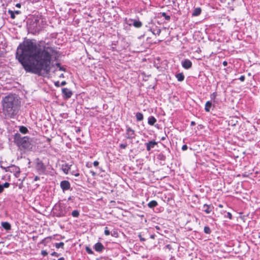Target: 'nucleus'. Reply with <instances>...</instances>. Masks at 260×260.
<instances>
[{
	"instance_id": "1",
	"label": "nucleus",
	"mask_w": 260,
	"mask_h": 260,
	"mask_svg": "<svg viewBox=\"0 0 260 260\" xmlns=\"http://www.w3.org/2000/svg\"><path fill=\"white\" fill-rule=\"evenodd\" d=\"M57 57L58 52L54 47L36 43L31 40L20 43L16 52V58L24 70L39 76L48 74L51 64Z\"/></svg>"
},
{
	"instance_id": "2",
	"label": "nucleus",
	"mask_w": 260,
	"mask_h": 260,
	"mask_svg": "<svg viewBox=\"0 0 260 260\" xmlns=\"http://www.w3.org/2000/svg\"><path fill=\"white\" fill-rule=\"evenodd\" d=\"M21 102L15 94H9L3 98V113L6 118H14L20 108Z\"/></svg>"
},
{
	"instance_id": "3",
	"label": "nucleus",
	"mask_w": 260,
	"mask_h": 260,
	"mask_svg": "<svg viewBox=\"0 0 260 260\" xmlns=\"http://www.w3.org/2000/svg\"><path fill=\"white\" fill-rule=\"evenodd\" d=\"M14 142L21 150H28L32 148L30 138L28 136H22L18 133L14 135Z\"/></svg>"
},
{
	"instance_id": "4",
	"label": "nucleus",
	"mask_w": 260,
	"mask_h": 260,
	"mask_svg": "<svg viewBox=\"0 0 260 260\" xmlns=\"http://www.w3.org/2000/svg\"><path fill=\"white\" fill-rule=\"evenodd\" d=\"M46 25V21L41 15H34L30 19L29 27L35 32H39Z\"/></svg>"
},
{
	"instance_id": "5",
	"label": "nucleus",
	"mask_w": 260,
	"mask_h": 260,
	"mask_svg": "<svg viewBox=\"0 0 260 260\" xmlns=\"http://www.w3.org/2000/svg\"><path fill=\"white\" fill-rule=\"evenodd\" d=\"M68 212V209L62 204H56L53 207V214L57 217L66 216Z\"/></svg>"
},
{
	"instance_id": "6",
	"label": "nucleus",
	"mask_w": 260,
	"mask_h": 260,
	"mask_svg": "<svg viewBox=\"0 0 260 260\" xmlns=\"http://www.w3.org/2000/svg\"><path fill=\"white\" fill-rule=\"evenodd\" d=\"M3 164L4 162L3 161H0V167L5 170L6 172H10L11 173H13L16 177H18L19 176L20 170L18 167L14 165H12L10 166H4Z\"/></svg>"
},
{
	"instance_id": "7",
	"label": "nucleus",
	"mask_w": 260,
	"mask_h": 260,
	"mask_svg": "<svg viewBox=\"0 0 260 260\" xmlns=\"http://www.w3.org/2000/svg\"><path fill=\"white\" fill-rule=\"evenodd\" d=\"M34 163L35 164V169L38 174L40 175L44 174L46 171L47 168L43 161L38 157L35 159Z\"/></svg>"
},
{
	"instance_id": "8",
	"label": "nucleus",
	"mask_w": 260,
	"mask_h": 260,
	"mask_svg": "<svg viewBox=\"0 0 260 260\" xmlns=\"http://www.w3.org/2000/svg\"><path fill=\"white\" fill-rule=\"evenodd\" d=\"M222 170L221 166L212 162V179L218 178V175L220 174V171Z\"/></svg>"
},
{
	"instance_id": "9",
	"label": "nucleus",
	"mask_w": 260,
	"mask_h": 260,
	"mask_svg": "<svg viewBox=\"0 0 260 260\" xmlns=\"http://www.w3.org/2000/svg\"><path fill=\"white\" fill-rule=\"evenodd\" d=\"M222 157L221 154H216L215 152H212V162H214L216 164L219 165L220 166H222Z\"/></svg>"
},
{
	"instance_id": "10",
	"label": "nucleus",
	"mask_w": 260,
	"mask_h": 260,
	"mask_svg": "<svg viewBox=\"0 0 260 260\" xmlns=\"http://www.w3.org/2000/svg\"><path fill=\"white\" fill-rule=\"evenodd\" d=\"M126 138L133 140L136 137L135 131L128 125H126Z\"/></svg>"
},
{
	"instance_id": "11",
	"label": "nucleus",
	"mask_w": 260,
	"mask_h": 260,
	"mask_svg": "<svg viewBox=\"0 0 260 260\" xmlns=\"http://www.w3.org/2000/svg\"><path fill=\"white\" fill-rule=\"evenodd\" d=\"M60 186L63 192L68 190H72L71 184L68 180L61 181L60 183Z\"/></svg>"
},
{
	"instance_id": "12",
	"label": "nucleus",
	"mask_w": 260,
	"mask_h": 260,
	"mask_svg": "<svg viewBox=\"0 0 260 260\" xmlns=\"http://www.w3.org/2000/svg\"><path fill=\"white\" fill-rule=\"evenodd\" d=\"M151 24H152V26H149V30H150L152 32V34L154 35H158V36L159 35V34L161 32V29L157 26H155L154 25L152 24V21H151V23H149V25H150Z\"/></svg>"
},
{
	"instance_id": "13",
	"label": "nucleus",
	"mask_w": 260,
	"mask_h": 260,
	"mask_svg": "<svg viewBox=\"0 0 260 260\" xmlns=\"http://www.w3.org/2000/svg\"><path fill=\"white\" fill-rule=\"evenodd\" d=\"M61 90L62 96L64 99H69L73 95V92L67 88H63Z\"/></svg>"
},
{
	"instance_id": "14",
	"label": "nucleus",
	"mask_w": 260,
	"mask_h": 260,
	"mask_svg": "<svg viewBox=\"0 0 260 260\" xmlns=\"http://www.w3.org/2000/svg\"><path fill=\"white\" fill-rule=\"evenodd\" d=\"M218 95L217 92H214L212 93V100H213L214 104H212V110H213L214 109H216L217 107L220 108V105H222V103L220 102L218 103L216 101V98Z\"/></svg>"
},
{
	"instance_id": "15",
	"label": "nucleus",
	"mask_w": 260,
	"mask_h": 260,
	"mask_svg": "<svg viewBox=\"0 0 260 260\" xmlns=\"http://www.w3.org/2000/svg\"><path fill=\"white\" fill-rule=\"evenodd\" d=\"M93 248L95 251L99 253H102L105 249V247L102 243L97 242L94 245Z\"/></svg>"
},
{
	"instance_id": "16",
	"label": "nucleus",
	"mask_w": 260,
	"mask_h": 260,
	"mask_svg": "<svg viewBox=\"0 0 260 260\" xmlns=\"http://www.w3.org/2000/svg\"><path fill=\"white\" fill-rule=\"evenodd\" d=\"M181 65L184 69L188 70L192 67V62L189 59H185L181 61Z\"/></svg>"
},
{
	"instance_id": "17",
	"label": "nucleus",
	"mask_w": 260,
	"mask_h": 260,
	"mask_svg": "<svg viewBox=\"0 0 260 260\" xmlns=\"http://www.w3.org/2000/svg\"><path fill=\"white\" fill-rule=\"evenodd\" d=\"M72 166V164H70L69 163H64L61 165V169L64 174H68L69 173Z\"/></svg>"
},
{
	"instance_id": "18",
	"label": "nucleus",
	"mask_w": 260,
	"mask_h": 260,
	"mask_svg": "<svg viewBox=\"0 0 260 260\" xmlns=\"http://www.w3.org/2000/svg\"><path fill=\"white\" fill-rule=\"evenodd\" d=\"M157 142H156L155 140H152L149 141L148 143H145V145L146 147V150L148 151H150L152 148H154V147L157 145Z\"/></svg>"
},
{
	"instance_id": "19",
	"label": "nucleus",
	"mask_w": 260,
	"mask_h": 260,
	"mask_svg": "<svg viewBox=\"0 0 260 260\" xmlns=\"http://www.w3.org/2000/svg\"><path fill=\"white\" fill-rule=\"evenodd\" d=\"M1 225L6 231H9L11 229V225L9 222H2Z\"/></svg>"
},
{
	"instance_id": "20",
	"label": "nucleus",
	"mask_w": 260,
	"mask_h": 260,
	"mask_svg": "<svg viewBox=\"0 0 260 260\" xmlns=\"http://www.w3.org/2000/svg\"><path fill=\"white\" fill-rule=\"evenodd\" d=\"M214 205L215 206H213L212 205V212H213L212 213L213 214H215V216H219V215L218 213L216 214L215 213V211H217V207H219L220 208H222L223 207V206L220 204L217 205L215 203H214Z\"/></svg>"
},
{
	"instance_id": "21",
	"label": "nucleus",
	"mask_w": 260,
	"mask_h": 260,
	"mask_svg": "<svg viewBox=\"0 0 260 260\" xmlns=\"http://www.w3.org/2000/svg\"><path fill=\"white\" fill-rule=\"evenodd\" d=\"M156 122V119L153 116H150L148 118V123L150 125H154Z\"/></svg>"
},
{
	"instance_id": "22",
	"label": "nucleus",
	"mask_w": 260,
	"mask_h": 260,
	"mask_svg": "<svg viewBox=\"0 0 260 260\" xmlns=\"http://www.w3.org/2000/svg\"><path fill=\"white\" fill-rule=\"evenodd\" d=\"M19 131L22 134H26L29 132L27 128L23 125H21L19 127Z\"/></svg>"
},
{
	"instance_id": "23",
	"label": "nucleus",
	"mask_w": 260,
	"mask_h": 260,
	"mask_svg": "<svg viewBox=\"0 0 260 260\" xmlns=\"http://www.w3.org/2000/svg\"><path fill=\"white\" fill-rule=\"evenodd\" d=\"M158 17H164L165 20L169 21L171 19L170 15H167L165 12L159 13L158 14Z\"/></svg>"
},
{
	"instance_id": "24",
	"label": "nucleus",
	"mask_w": 260,
	"mask_h": 260,
	"mask_svg": "<svg viewBox=\"0 0 260 260\" xmlns=\"http://www.w3.org/2000/svg\"><path fill=\"white\" fill-rule=\"evenodd\" d=\"M175 76L177 80L179 82H182L184 80V75L183 73L177 74Z\"/></svg>"
},
{
	"instance_id": "25",
	"label": "nucleus",
	"mask_w": 260,
	"mask_h": 260,
	"mask_svg": "<svg viewBox=\"0 0 260 260\" xmlns=\"http://www.w3.org/2000/svg\"><path fill=\"white\" fill-rule=\"evenodd\" d=\"M133 26L136 28H140L142 26V23L139 20L134 19Z\"/></svg>"
},
{
	"instance_id": "26",
	"label": "nucleus",
	"mask_w": 260,
	"mask_h": 260,
	"mask_svg": "<svg viewBox=\"0 0 260 260\" xmlns=\"http://www.w3.org/2000/svg\"><path fill=\"white\" fill-rule=\"evenodd\" d=\"M136 118L137 121H141L143 120V114L141 112H137L136 114Z\"/></svg>"
},
{
	"instance_id": "27",
	"label": "nucleus",
	"mask_w": 260,
	"mask_h": 260,
	"mask_svg": "<svg viewBox=\"0 0 260 260\" xmlns=\"http://www.w3.org/2000/svg\"><path fill=\"white\" fill-rule=\"evenodd\" d=\"M201 13V9L199 7L196 8L194 9L193 12H192V15L193 16H199Z\"/></svg>"
},
{
	"instance_id": "28",
	"label": "nucleus",
	"mask_w": 260,
	"mask_h": 260,
	"mask_svg": "<svg viewBox=\"0 0 260 260\" xmlns=\"http://www.w3.org/2000/svg\"><path fill=\"white\" fill-rule=\"evenodd\" d=\"M158 205L157 202L156 201L153 200L150 201L148 204V206L150 208H153L157 206Z\"/></svg>"
},
{
	"instance_id": "29",
	"label": "nucleus",
	"mask_w": 260,
	"mask_h": 260,
	"mask_svg": "<svg viewBox=\"0 0 260 260\" xmlns=\"http://www.w3.org/2000/svg\"><path fill=\"white\" fill-rule=\"evenodd\" d=\"M157 158L159 160L165 161L166 159V156L162 153H160L157 155Z\"/></svg>"
},
{
	"instance_id": "30",
	"label": "nucleus",
	"mask_w": 260,
	"mask_h": 260,
	"mask_svg": "<svg viewBox=\"0 0 260 260\" xmlns=\"http://www.w3.org/2000/svg\"><path fill=\"white\" fill-rule=\"evenodd\" d=\"M211 108V101L206 102L205 109L206 111L209 112Z\"/></svg>"
},
{
	"instance_id": "31",
	"label": "nucleus",
	"mask_w": 260,
	"mask_h": 260,
	"mask_svg": "<svg viewBox=\"0 0 260 260\" xmlns=\"http://www.w3.org/2000/svg\"><path fill=\"white\" fill-rule=\"evenodd\" d=\"M133 21H134V19H130V18L127 19V18H126L124 19L125 23L129 26L133 25Z\"/></svg>"
},
{
	"instance_id": "32",
	"label": "nucleus",
	"mask_w": 260,
	"mask_h": 260,
	"mask_svg": "<svg viewBox=\"0 0 260 260\" xmlns=\"http://www.w3.org/2000/svg\"><path fill=\"white\" fill-rule=\"evenodd\" d=\"M210 208V206L205 204L203 206V210L206 212L207 213H209L210 212V210H209Z\"/></svg>"
},
{
	"instance_id": "33",
	"label": "nucleus",
	"mask_w": 260,
	"mask_h": 260,
	"mask_svg": "<svg viewBox=\"0 0 260 260\" xmlns=\"http://www.w3.org/2000/svg\"><path fill=\"white\" fill-rule=\"evenodd\" d=\"M79 215V211L78 210H75L72 212V215L74 217H78Z\"/></svg>"
},
{
	"instance_id": "34",
	"label": "nucleus",
	"mask_w": 260,
	"mask_h": 260,
	"mask_svg": "<svg viewBox=\"0 0 260 260\" xmlns=\"http://www.w3.org/2000/svg\"><path fill=\"white\" fill-rule=\"evenodd\" d=\"M63 247H64V243L62 242H60V243H57L55 244V247L56 248H61L63 249Z\"/></svg>"
},
{
	"instance_id": "35",
	"label": "nucleus",
	"mask_w": 260,
	"mask_h": 260,
	"mask_svg": "<svg viewBox=\"0 0 260 260\" xmlns=\"http://www.w3.org/2000/svg\"><path fill=\"white\" fill-rule=\"evenodd\" d=\"M85 250H86V252L89 254H94L93 251L89 246H86Z\"/></svg>"
},
{
	"instance_id": "36",
	"label": "nucleus",
	"mask_w": 260,
	"mask_h": 260,
	"mask_svg": "<svg viewBox=\"0 0 260 260\" xmlns=\"http://www.w3.org/2000/svg\"><path fill=\"white\" fill-rule=\"evenodd\" d=\"M104 2V8H107V7H111V8H114V5H113V4H112L111 5H110V3L109 2H108L107 1H103Z\"/></svg>"
},
{
	"instance_id": "37",
	"label": "nucleus",
	"mask_w": 260,
	"mask_h": 260,
	"mask_svg": "<svg viewBox=\"0 0 260 260\" xmlns=\"http://www.w3.org/2000/svg\"><path fill=\"white\" fill-rule=\"evenodd\" d=\"M155 228L157 231L158 233L160 234V235H162L161 233V232L162 231V226L161 225H156L155 226Z\"/></svg>"
},
{
	"instance_id": "38",
	"label": "nucleus",
	"mask_w": 260,
	"mask_h": 260,
	"mask_svg": "<svg viewBox=\"0 0 260 260\" xmlns=\"http://www.w3.org/2000/svg\"><path fill=\"white\" fill-rule=\"evenodd\" d=\"M8 13L10 14L11 18L12 19H14L15 18V14L14 13L13 11L11 10H8Z\"/></svg>"
},
{
	"instance_id": "39",
	"label": "nucleus",
	"mask_w": 260,
	"mask_h": 260,
	"mask_svg": "<svg viewBox=\"0 0 260 260\" xmlns=\"http://www.w3.org/2000/svg\"><path fill=\"white\" fill-rule=\"evenodd\" d=\"M211 232L210 228L209 226H205L204 232L206 234H209Z\"/></svg>"
},
{
	"instance_id": "40",
	"label": "nucleus",
	"mask_w": 260,
	"mask_h": 260,
	"mask_svg": "<svg viewBox=\"0 0 260 260\" xmlns=\"http://www.w3.org/2000/svg\"><path fill=\"white\" fill-rule=\"evenodd\" d=\"M127 144L126 143H122L119 145V147L121 149H124L126 148Z\"/></svg>"
},
{
	"instance_id": "41",
	"label": "nucleus",
	"mask_w": 260,
	"mask_h": 260,
	"mask_svg": "<svg viewBox=\"0 0 260 260\" xmlns=\"http://www.w3.org/2000/svg\"><path fill=\"white\" fill-rule=\"evenodd\" d=\"M104 234L106 236H108L110 234V231L108 230V227H106L105 228V231H104Z\"/></svg>"
},
{
	"instance_id": "42",
	"label": "nucleus",
	"mask_w": 260,
	"mask_h": 260,
	"mask_svg": "<svg viewBox=\"0 0 260 260\" xmlns=\"http://www.w3.org/2000/svg\"><path fill=\"white\" fill-rule=\"evenodd\" d=\"M224 216L230 219H231L233 217L232 214L230 212H226Z\"/></svg>"
},
{
	"instance_id": "43",
	"label": "nucleus",
	"mask_w": 260,
	"mask_h": 260,
	"mask_svg": "<svg viewBox=\"0 0 260 260\" xmlns=\"http://www.w3.org/2000/svg\"><path fill=\"white\" fill-rule=\"evenodd\" d=\"M51 239V237H46L45 238H44V239H43L41 242H40V243L41 244H44V245H46V241L47 239Z\"/></svg>"
},
{
	"instance_id": "44",
	"label": "nucleus",
	"mask_w": 260,
	"mask_h": 260,
	"mask_svg": "<svg viewBox=\"0 0 260 260\" xmlns=\"http://www.w3.org/2000/svg\"><path fill=\"white\" fill-rule=\"evenodd\" d=\"M111 235L115 237H117L118 236V233L117 231H114L111 233Z\"/></svg>"
},
{
	"instance_id": "45",
	"label": "nucleus",
	"mask_w": 260,
	"mask_h": 260,
	"mask_svg": "<svg viewBox=\"0 0 260 260\" xmlns=\"http://www.w3.org/2000/svg\"><path fill=\"white\" fill-rule=\"evenodd\" d=\"M3 185V187L4 188H8L10 186V184L8 182H5Z\"/></svg>"
},
{
	"instance_id": "46",
	"label": "nucleus",
	"mask_w": 260,
	"mask_h": 260,
	"mask_svg": "<svg viewBox=\"0 0 260 260\" xmlns=\"http://www.w3.org/2000/svg\"><path fill=\"white\" fill-rule=\"evenodd\" d=\"M214 46L217 48H219V43L216 42V41H214L213 43L212 44V46Z\"/></svg>"
},
{
	"instance_id": "47",
	"label": "nucleus",
	"mask_w": 260,
	"mask_h": 260,
	"mask_svg": "<svg viewBox=\"0 0 260 260\" xmlns=\"http://www.w3.org/2000/svg\"><path fill=\"white\" fill-rule=\"evenodd\" d=\"M138 237H139L140 240V241L141 242H143V241H145L146 240L145 238H144L142 237V235H141V234H139Z\"/></svg>"
},
{
	"instance_id": "48",
	"label": "nucleus",
	"mask_w": 260,
	"mask_h": 260,
	"mask_svg": "<svg viewBox=\"0 0 260 260\" xmlns=\"http://www.w3.org/2000/svg\"><path fill=\"white\" fill-rule=\"evenodd\" d=\"M41 254L43 256H45L47 255L48 252L46 250H42L41 251Z\"/></svg>"
},
{
	"instance_id": "49",
	"label": "nucleus",
	"mask_w": 260,
	"mask_h": 260,
	"mask_svg": "<svg viewBox=\"0 0 260 260\" xmlns=\"http://www.w3.org/2000/svg\"><path fill=\"white\" fill-rule=\"evenodd\" d=\"M239 79L241 81V82H244L245 81V76L244 75H242L241 76Z\"/></svg>"
},
{
	"instance_id": "50",
	"label": "nucleus",
	"mask_w": 260,
	"mask_h": 260,
	"mask_svg": "<svg viewBox=\"0 0 260 260\" xmlns=\"http://www.w3.org/2000/svg\"><path fill=\"white\" fill-rule=\"evenodd\" d=\"M51 255L52 256H56V257H58V256H59L60 254H59V253H57V252H52V253L51 254Z\"/></svg>"
},
{
	"instance_id": "51",
	"label": "nucleus",
	"mask_w": 260,
	"mask_h": 260,
	"mask_svg": "<svg viewBox=\"0 0 260 260\" xmlns=\"http://www.w3.org/2000/svg\"><path fill=\"white\" fill-rule=\"evenodd\" d=\"M60 83L59 81H56V82H54V85H55V86L56 87H58L60 86Z\"/></svg>"
},
{
	"instance_id": "52",
	"label": "nucleus",
	"mask_w": 260,
	"mask_h": 260,
	"mask_svg": "<svg viewBox=\"0 0 260 260\" xmlns=\"http://www.w3.org/2000/svg\"><path fill=\"white\" fill-rule=\"evenodd\" d=\"M188 147L186 145H183L182 147V150L183 151H185L187 149Z\"/></svg>"
},
{
	"instance_id": "53",
	"label": "nucleus",
	"mask_w": 260,
	"mask_h": 260,
	"mask_svg": "<svg viewBox=\"0 0 260 260\" xmlns=\"http://www.w3.org/2000/svg\"><path fill=\"white\" fill-rule=\"evenodd\" d=\"M59 71H64V72H66L67 69H66L65 68H64L63 67H62V66H60V67L59 68Z\"/></svg>"
},
{
	"instance_id": "54",
	"label": "nucleus",
	"mask_w": 260,
	"mask_h": 260,
	"mask_svg": "<svg viewBox=\"0 0 260 260\" xmlns=\"http://www.w3.org/2000/svg\"><path fill=\"white\" fill-rule=\"evenodd\" d=\"M99 162L98 161H97V160L94 161L93 162V165L94 167H98V166H99Z\"/></svg>"
},
{
	"instance_id": "55",
	"label": "nucleus",
	"mask_w": 260,
	"mask_h": 260,
	"mask_svg": "<svg viewBox=\"0 0 260 260\" xmlns=\"http://www.w3.org/2000/svg\"><path fill=\"white\" fill-rule=\"evenodd\" d=\"M4 187H3V185L0 184V193H2L4 191Z\"/></svg>"
},
{
	"instance_id": "56",
	"label": "nucleus",
	"mask_w": 260,
	"mask_h": 260,
	"mask_svg": "<svg viewBox=\"0 0 260 260\" xmlns=\"http://www.w3.org/2000/svg\"><path fill=\"white\" fill-rule=\"evenodd\" d=\"M39 180H40V177L38 176H36L34 179V181H37Z\"/></svg>"
},
{
	"instance_id": "57",
	"label": "nucleus",
	"mask_w": 260,
	"mask_h": 260,
	"mask_svg": "<svg viewBox=\"0 0 260 260\" xmlns=\"http://www.w3.org/2000/svg\"><path fill=\"white\" fill-rule=\"evenodd\" d=\"M86 166L88 168H91V167H92V164L91 163L89 164V162H87L86 165Z\"/></svg>"
},
{
	"instance_id": "58",
	"label": "nucleus",
	"mask_w": 260,
	"mask_h": 260,
	"mask_svg": "<svg viewBox=\"0 0 260 260\" xmlns=\"http://www.w3.org/2000/svg\"><path fill=\"white\" fill-rule=\"evenodd\" d=\"M66 84H67L66 81H62L60 84V86H64V85H66Z\"/></svg>"
},
{
	"instance_id": "59",
	"label": "nucleus",
	"mask_w": 260,
	"mask_h": 260,
	"mask_svg": "<svg viewBox=\"0 0 260 260\" xmlns=\"http://www.w3.org/2000/svg\"><path fill=\"white\" fill-rule=\"evenodd\" d=\"M0 5L2 6L3 9H6L4 4H2V1H0Z\"/></svg>"
},
{
	"instance_id": "60",
	"label": "nucleus",
	"mask_w": 260,
	"mask_h": 260,
	"mask_svg": "<svg viewBox=\"0 0 260 260\" xmlns=\"http://www.w3.org/2000/svg\"><path fill=\"white\" fill-rule=\"evenodd\" d=\"M13 12L15 13V14H19L21 13V11H18V10L14 11Z\"/></svg>"
},
{
	"instance_id": "61",
	"label": "nucleus",
	"mask_w": 260,
	"mask_h": 260,
	"mask_svg": "<svg viewBox=\"0 0 260 260\" xmlns=\"http://www.w3.org/2000/svg\"><path fill=\"white\" fill-rule=\"evenodd\" d=\"M222 64L224 67H225L228 65V62L226 61H224Z\"/></svg>"
},
{
	"instance_id": "62",
	"label": "nucleus",
	"mask_w": 260,
	"mask_h": 260,
	"mask_svg": "<svg viewBox=\"0 0 260 260\" xmlns=\"http://www.w3.org/2000/svg\"><path fill=\"white\" fill-rule=\"evenodd\" d=\"M212 124H215V122L217 121V120H215V118L212 117Z\"/></svg>"
},
{
	"instance_id": "63",
	"label": "nucleus",
	"mask_w": 260,
	"mask_h": 260,
	"mask_svg": "<svg viewBox=\"0 0 260 260\" xmlns=\"http://www.w3.org/2000/svg\"><path fill=\"white\" fill-rule=\"evenodd\" d=\"M74 175L76 177H79L80 176V174L79 173H75L74 174Z\"/></svg>"
},
{
	"instance_id": "64",
	"label": "nucleus",
	"mask_w": 260,
	"mask_h": 260,
	"mask_svg": "<svg viewBox=\"0 0 260 260\" xmlns=\"http://www.w3.org/2000/svg\"><path fill=\"white\" fill-rule=\"evenodd\" d=\"M90 173L92 174L93 176H94L96 175V173L93 171H90Z\"/></svg>"
}]
</instances>
